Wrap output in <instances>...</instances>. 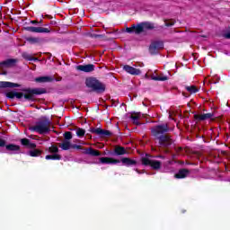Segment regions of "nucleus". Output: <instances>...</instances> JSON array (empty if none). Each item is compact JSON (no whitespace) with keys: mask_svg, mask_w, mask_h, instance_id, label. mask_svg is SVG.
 <instances>
[{"mask_svg":"<svg viewBox=\"0 0 230 230\" xmlns=\"http://www.w3.org/2000/svg\"><path fill=\"white\" fill-rule=\"evenodd\" d=\"M21 144L22 146H26L27 148H33L29 152V155H31V157H40V155H42V150L35 149L37 148V144L31 143L30 139L22 138Z\"/></svg>","mask_w":230,"mask_h":230,"instance_id":"6","label":"nucleus"},{"mask_svg":"<svg viewBox=\"0 0 230 230\" xmlns=\"http://www.w3.org/2000/svg\"><path fill=\"white\" fill-rule=\"evenodd\" d=\"M93 37H95V39H98V37H100L99 34H94Z\"/></svg>","mask_w":230,"mask_h":230,"instance_id":"38","label":"nucleus"},{"mask_svg":"<svg viewBox=\"0 0 230 230\" xmlns=\"http://www.w3.org/2000/svg\"><path fill=\"white\" fill-rule=\"evenodd\" d=\"M17 64V59L9 58L4 61L0 62V69H3V67H13Z\"/></svg>","mask_w":230,"mask_h":230,"instance_id":"17","label":"nucleus"},{"mask_svg":"<svg viewBox=\"0 0 230 230\" xmlns=\"http://www.w3.org/2000/svg\"><path fill=\"white\" fill-rule=\"evenodd\" d=\"M202 37L206 38V36H202Z\"/></svg>","mask_w":230,"mask_h":230,"instance_id":"44","label":"nucleus"},{"mask_svg":"<svg viewBox=\"0 0 230 230\" xmlns=\"http://www.w3.org/2000/svg\"><path fill=\"white\" fill-rule=\"evenodd\" d=\"M130 118L133 120V123L135 125H141V123H139V118H141V115L139 113H136L135 115H131Z\"/></svg>","mask_w":230,"mask_h":230,"instance_id":"28","label":"nucleus"},{"mask_svg":"<svg viewBox=\"0 0 230 230\" xmlns=\"http://www.w3.org/2000/svg\"><path fill=\"white\" fill-rule=\"evenodd\" d=\"M141 163L143 166H150L152 170H161V161L159 160H151L150 158L142 157Z\"/></svg>","mask_w":230,"mask_h":230,"instance_id":"7","label":"nucleus"},{"mask_svg":"<svg viewBox=\"0 0 230 230\" xmlns=\"http://www.w3.org/2000/svg\"><path fill=\"white\" fill-rule=\"evenodd\" d=\"M114 154L115 155H125V154H128L127 149L121 146H117L114 148Z\"/></svg>","mask_w":230,"mask_h":230,"instance_id":"22","label":"nucleus"},{"mask_svg":"<svg viewBox=\"0 0 230 230\" xmlns=\"http://www.w3.org/2000/svg\"><path fill=\"white\" fill-rule=\"evenodd\" d=\"M137 173H141V172L138 169H136Z\"/></svg>","mask_w":230,"mask_h":230,"instance_id":"40","label":"nucleus"},{"mask_svg":"<svg viewBox=\"0 0 230 230\" xmlns=\"http://www.w3.org/2000/svg\"><path fill=\"white\" fill-rule=\"evenodd\" d=\"M84 154L87 155H92L93 157H100L102 155V153L93 147L86 148L84 151Z\"/></svg>","mask_w":230,"mask_h":230,"instance_id":"21","label":"nucleus"},{"mask_svg":"<svg viewBox=\"0 0 230 230\" xmlns=\"http://www.w3.org/2000/svg\"><path fill=\"white\" fill-rule=\"evenodd\" d=\"M31 132H37L38 134H49L51 132V120L49 119L44 117L40 119L36 124L32 127L29 128Z\"/></svg>","mask_w":230,"mask_h":230,"instance_id":"3","label":"nucleus"},{"mask_svg":"<svg viewBox=\"0 0 230 230\" xmlns=\"http://www.w3.org/2000/svg\"><path fill=\"white\" fill-rule=\"evenodd\" d=\"M100 163H102V164H118L121 163V161L112 157H101Z\"/></svg>","mask_w":230,"mask_h":230,"instance_id":"16","label":"nucleus"},{"mask_svg":"<svg viewBox=\"0 0 230 230\" xmlns=\"http://www.w3.org/2000/svg\"><path fill=\"white\" fill-rule=\"evenodd\" d=\"M155 26L153 22H145L138 23L137 25L133 24L131 27L126 28L127 33H136V35H139L140 33H143L145 30H154Z\"/></svg>","mask_w":230,"mask_h":230,"instance_id":"5","label":"nucleus"},{"mask_svg":"<svg viewBox=\"0 0 230 230\" xmlns=\"http://www.w3.org/2000/svg\"><path fill=\"white\" fill-rule=\"evenodd\" d=\"M160 159H164V155H159L158 156Z\"/></svg>","mask_w":230,"mask_h":230,"instance_id":"39","label":"nucleus"},{"mask_svg":"<svg viewBox=\"0 0 230 230\" xmlns=\"http://www.w3.org/2000/svg\"><path fill=\"white\" fill-rule=\"evenodd\" d=\"M7 152H19L21 150V146L15 144H8L6 145V140L0 137V148H4Z\"/></svg>","mask_w":230,"mask_h":230,"instance_id":"8","label":"nucleus"},{"mask_svg":"<svg viewBox=\"0 0 230 230\" xmlns=\"http://www.w3.org/2000/svg\"><path fill=\"white\" fill-rule=\"evenodd\" d=\"M45 159H47V161L52 160V161H60V159H62V155H58V154H54V155H47L45 156Z\"/></svg>","mask_w":230,"mask_h":230,"instance_id":"24","label":"nucleus"},{"mask_svg":"<svg viewBox=\"0 0 230 230\" xmlns=\"http://www.w3.org/2000/svg\"><path fill=\"white\" fill-rule=\"evenodd\" d=\"M190 175V170L180 169L176 174H174L175 179H186Z\"/></svg>","mask_w":230,"mask_h":230,"instance_id":"19","label":"nucleus"},{"mask_svg":"<svg viewBox=\"0 0 230 230\" xmlns=\"http://www.w3.org/2000/svg\"><path fill=\"white\" fill-rule=\"evenodd\" d=\"M31 24H39V22H37L36 20H32L31 21Z\"/></svg>","mask_w":230,"mask_h":230,"instance_id":"36","label":"nucleus"},{"mask_svg":"<svg viewBox=\"0 0 230 230\" xmlns=\"http://www.w3.org/2000/svg\"><path fill=\"white\" fill-rule=\"evenodd\" d=\"M48 90L46 88H22V92H7L5 93L6 98L9 100H25V102H35V96H40V94H46Z\"/></svg>","mask_w":230,"mask_h":230,"instance_id":"2","label":"nucleus"},{"mask_svg":"<svg viewBox=\"0 0 230 230\" xmlns=\"http://www.w3.org/2000/svg\"><path fill=\"white\" fill-rule=\"evenodd\" d=\"M71 148L76 149V150H82V146L76 145V144H72Z\"/></svg>","mask_w":230,"mask_h":230,"instance_id":"34","label":"nucleus"},{"mask_svg":"<svg viewBox=\"0 0 230 230\" xmlns=\"http://www.w3.org/2000/svg\"><path fill=\"white\" fill-rule=\"evenodd\" d=\"M182 96H184V98H190V94L184 92H182Z\"/></svg>","mask_w":230,"mask_h":230,"instance_id":"35","label":"nucleus"},{"mask_svg":"<svg viewBox=\"0 0 230 230\" xmlns=\"http://www.w3.org/2000/svg\"><path fill=\"white\" fill-rule=\"evenodd\" d=\"M23 30L31 33H51V27H23Z\"/></svg>","mask_w":230,"mask_h":230,"instance_id":"9","label":"nucleus"},{"mask_svg":"<svg viewBox=\"0 0 230 230\" xmlns=\"http://www.w3.org/2000/svg\"><path fill=\"white\" fill-rule=\"evenodd\" d=\"M164 24L167 28H170V26L175 25V21L174 20L165 21Z\"/></svg>","mask_w":230,"mask_h":230,"instance_id":"33","label":"nucleus"},{"mask_svg":"<svg viewBox=\"0 0 230 230\" xmlns=\"http://www.w3.org/2000/svg\"><path fill=\"white\" fill-rule=\"evenodd\" d=\"M26 40L27 42H30V44H39V42H40V39L33 37H29Z\"/></svg>","mask_w":230,"mask_h":230,"instance_id":"29","label":"nucleus"},{"mask_svg":"<svg viewBox=\"0 0 230 230\" xmlns=\"http://www.w3.org/2000/svg\"><path fill=\"white\" fill-rule=\"evenodd\" d=\"M65 141H69L73 139V133L71 131H66L64 133Z\"/></svg>","mask_w":230,"mask_h":230,"instance_id":"31","label":"nucleus"},{"mask_svg":"<svg viewBox=\"0 0 230 230\" xmlns=\"http://www.w3.org/2000/svg\"><path fill=\"white\" fill-rule=\"evenodd\" d=\"M72 144L69 140H63L61 144H59V148L63 150H70Z\"/></svg>","mask_w":230,"mask_h":230,"instance_id":"25","label":"nucleus"},{"mask_svg":"<svg viewBox=\"0 0 230 230\" xmlns=\"http://www.w3.org/2000/svg\"><path fill=\"white\" fill-rule=\"evenodd\" d=\"M13 87H21V84L8 81H0V89H13Z\"/></svg>","mask_w":230,"mask_h":230,"instance_id":"15","label":"nucleus"},{"mask_svg":"<svg viewBox=\"0 0 230 230\" xmlns=\"http://www.w3.org/2000/svg\"><path fill=\"white\" fill-rule=\"evenodd\" d=\"M185 89L188 93H190V94H195L199 93V88H197L195 85H185Z\"/></svg>","mask_w":230,"mask_h":230,"instance_id":"26","label":"nucleus"},{"mask_svg":"<svg viewBox=\"0 0 230 230\" xmlns=\"http://www.w3.org/2000/svg\"><path fill=\"white\" fill-rule=\"evenodd\" d=\"M151 79L155 80V82H166V80H168V76L157 75V76H152Z\"/></svg>","mask_w":230,"mask_h":230,"instance_id":"27","label":"nucleus"},{"mask_svg":"<svg viewBox=\"0 0 230 230\" xmlns=\"http://www.w3.org/2000/svg\"><path fill=\"white\" fill-rule=\"evenodd\" d=\"M123 70L126 71V73H128L129 75H133L135 76H137L139 75H141V70L140 69H137V68H135L131 66H128V65H125L123 66Z\"/></svg>","mask_w":230,"mask_h":230,"instance_id":"14","label":"nucleus"},{"mask_svg":"<svg viewBox=\"0 0 230 230\" xmlns=\"http://www.w3.org/2000/svg\"><path fill=\"white\" fill-rule=\"evenodd\" d=\"M34 82H36V84H48L49 82H53V77L51 76H40V77H36L34 79Z\"/></svg>","mask_w":230,"mask_h":230,"instance_id":"20","label":"nucleus"},{"mask_svg":"<svg viewBox=\"0 0 230 230\" xmlns=\"http://www.w3.org/2000/svg\"><path fill=\"white\" fill-rule=\"evenodd\" d=\"M159 49H164V42L154 41L149 47V52L151 55H157Z\"/></svg>","mask_w":230,"mask_h":230,"instance_id":"12","label":"nucleus"},{"mask_svg":"<svg viewBox=\"0 0 230 230\" xmlns=\"http://www.w3.org/2000/svg\"><path fill=\"white\" fill-rule=\"evenodd\" d=\"M194 119L196 121H206L208 119L215 121V112L194 114Z\"/></svg>","mask_w":230,"mask_h":230,"instance_id":"10","label":"nucleus"},{"mask_svg":"<svg viewBox=\"0 0 230 230\" xmlns=\"http://www.w3.org/2000/svg\"><path fill=\"white\" fill-rule=\"evenodd\" d=\"M49 154H58V146H51L49 147Z\"/></svg>","mask_w":230,"mask_h":230,"instance_id":"32","label":"nucleus"},{"mask_svg":"<svg viewBox=\"0 0 230 230\" xmlns=\"http://www.w3.org/2000/svg\"><path fill=\"white\" fill-rule=\"evenodd\" d=\"M119 161L124 164V166H136V164H137V161L128 157H123Z\"/></svg>","mask_w":230,"mask_h":230,"instance_id":"18","label":"nucleus"},{"mask_svg":"<svg viewBox=\"0 0 230 230\" xmlns=\"http://www.w3.org/2000/svg\"><path fill=\"white\" fill-rule=\"evenodd\" d=\"M47 55H49V57H51V53H47Z\"/></svg>","mask_w":230,"mask_h":230,"instance_id":"43","label":"nucleus"},{"mask_svg":"<svg viewBox=\"0 0 230 230\" xmlns=\"http://www.w3.org/2000/svg\"><path fill=\"white\" fill-rule=\"evenodd\" d=\"M170 132V127L168 124H160L151 128V134L155 137V141H158L160 148H164L168 152V148L173 145L172 136L168 134Z\"/></svg>","mask_w":230,"mask_h":230,"instance_id":"1","label":"nucleus"},{"mask_svg":"<svg viewBox=\"0 0 230 230\" xmlns=\"http://www.w3.org/2000/svg\"><path fill=\"white\" fill-rule=\"evenodd\" d=\"M75 130H76V132H75L76 136L78 137H84L85 136V129L81 128H76Z\"/></svg>","mask_w":230,"mask_h":230,"instance_id":"30","label":"nucleus"},{"mask_svg":"<svg viewBox=\"0 0 230 230\" xmlns=\"http://www.w3.org/2000/svg\"><path fill=\"white\" fill-rule=\"evenodd\" d=\"M146 157H150V155L146 154Z\"/></svg>","mask_w":230,"mask_h":230,"instance_id":"42","label":"nucleus"},{"mask_svg":"<svg viewBox=\"0 0 230 230\" xmlns=\"http://www.w3.org/2000/svg\"><path fill=\"white\" fill-rule=\"evenodd\" d=\"M85 85L93 93H97V94H102L106 89L105 84L100 82V80L96 79V77L86 78Z\"/></svg>","mask_w":230,"mask_h":230,"instance_id":"4","label":"nucleus"},{"mask_svg":"<svg viewBox=\"0 0 230 230\" xmlns=\"http://www.w3.org/2000/svg\"><path fill=\"white\" fill-rule=\"evenodd\" d=\"M22 58L24 60H29L30 62H39V58H33L31 55H30L28 52H23L22 54Z\"/></svg>","mask_w":230,"mask_h":230,"instance_id":"23","label":"nucleus"},{"mask_svg":"<svg viewBox=\"0 0 230 230\" xmlns=\"http://www.w3.org/2000/svg\"><path fill=\"white\" fill-rule=\"evenodd\" d=\"M75 69L77 71H82L83 73H93V71H94V65H78L75 66Z\"/></svg>","mask_w":230,"mask_h":230,"instance_id":"13","label":"nucleus"},{"mask_svg":"<svg viewBox=\"0 0 230 230\" xmlns=\"http://www.w3.org/2000/svg\"><path fill=\"white\" fill-rule=\"evenodd\" d=\"M38 24H42V20H40V22H38Z\"/></svg>","mask_w":230,"mask_h":230,"instance_id":"41","label":"nucleus"},{"mask_svg":"<svg viewBox=\"0 0 230 230\" xmlns=\"http://www.w3.org/2000/svg\"><path fill=\"white\" fill-rule=\"evenodd\" d=\"M90 132H92V134H96L99 137H111V136H112V132L110 130L102 129L100 128H91Z\"/></svg>","mask_w":230,"mask_h":230,"instance_id":"11","label":"nucleus"},{"mask_svg":"<svg viewBox=\"0 0 230 230\" xmlns=\"http://www.w3.org/2000/svg\"><path fill=\"white\" fill-rule=\"evenodd\" d=\"M46 17H47L48 19H53V16H51V15H49V14H47Z\"/></svg>","mask_w":230,"mask_h":230,"instance_id":"37","label":"nucleus"}]
</instances>
